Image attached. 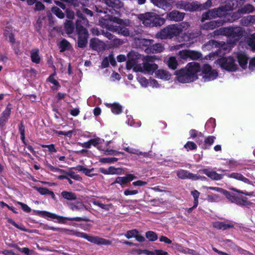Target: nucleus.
<instances>
[{
  "instance_id": "obj_7",
  "label": "nucleus",
  "mask_w": 255,
  "mask_h": 255,
  "mask_svg": "<svg viewBox=\"0 0 255 255\" xmlns=\"http://www.w3.org/2000/svg\"><path fill=\"white\" fill-rule=\"evenodd\" d=\"M210 189L219 191V190H222V193L230 201L231 203H235L240 206H246L250 205L252 203L248 200L247 197L237 196L235 194L230 192L226 190L223 189L219 187H210Z\"/></svg>"
},
{
  "instance_id": "obj_63",
  "label": "nucleus",
  "mask_w": 255,
  "mask_h": 255,
  "mask_svg": "<svg viewBox=\"0 0 255 255\" xmlns=\"http://www.w3.org/2000/svg\"><path fill=\"white\" fill-rule=\"evenodd\" d=\"M108 29L113 32H116L119 34V32L121 30V26H117V25H110L109 26V25L106 27H108Z\"/></svg>"
},
{
  "instance_id": "obj_26",
  "label": "nucleus",
  "mask_w": 255,
  "mask_h": 255,
  "mask_svg": "<svg viewBox=\"0 0 255 255\" xmlns=\"http://www.w3.org/2000/svg\"><path fill=\"white\" fill-rule=\"evenodd\" d=\"M226 11L225 7L223 6L210 10L212 18L223 16L225 15Z\"/></svg>"
},
{
  "instance_id": "obj_6",
  "label": "nucleus",
  "mask_w": 255,
  "mask_h": 255,
  "mask_svg": "<svg viewBox=\"0 0 255 255\" xmlns=\"http://www.w3.org/2000/svg\"><path fill=\"white\" fill-rule=\"evenodd\" d=\"M182 29L177 24H170L156 33V37L162 40L172 39L179 35Z\"/></svg>"
},
{
  "instance_id": "obj_16",
  "label": "nucleus",
  "mask_w": 255,
  "mask_h": 255,
  "mask_svg": "<svg viewBox=\"0 0 255 255\" xmlns=\"http://www.w3.org/2000/svg\"><path fill=\"white\" fill-rule=\"evenodd\" d=\"M185 16V13L180 12L178 10H173L167 12L166 18L171 21L179 22L182 21Z\"/></svg>"
},
{
  "instance_id": "obj_36",
  "label": "nucleus",
  "mask_w": 255,
  "mask_h": 255,
  "mask_svg": "<svg viewBox=\"0 0 255 255\" xmlns=\"http://www.w3.org/2000/svg\"><path fill=\"white\" fill-rule=\"evenodd\" d=\"M255 10V7L251 4H247L238 9V11L242 14L250 13Z\"/></svg>"
},
{
  "instance_id": "obj_12",
  "label": "nucleus",
  "mask_w": 255,
  "mask_h": 255,
  "mask_svg": "<svg viewBox=\"0 0 255 255\" xmlns=\"http://www.w3.org/2000/svg\"><path fill=\"white\" fill-rule=\"evenodd\" d=\"M204 74L203 78L204 82L215 79L218 76V72L215 70H212V67L209 64H204L202 68Z\"/></svg>"
},
{
  "instance_id": "obj_19",
  "label": "nucleus",
  "mask_w": 255,
  "mask_h": 255,
  "mask_svg": "<svg viewBox=\"0 0 255 255\" xmlns=\"http://www.w3.org/2000/svg\"><path fill=\"white\" fill-rule=\"evenodd\" d=\"M201 172L213 180H219L222 179L223 177L222 174H218L216 171H213L209 169L204 168L201 170Z\"/></svg>"
},
{
  "instance_id": "obj_47",
  "label": "nucleus",
  "mask_w": 255,
  "mask_h": 255,
  "mask_svg": "<svg viewBox=\"0 0 255 255\" xmlns=\"http://www.w3.org/2000/svg\"><path fill=\"white\" fill-rule=\"evenodd\" d=\"M245 0H231V2L233 9L241 7L244 3Z\"/></svg>"
},
{
  "instance_id": "obj_29",
  "label": "nucleus",
  "mask_w": 255,
  "mask_h": 255,
  "mask_svg": "<svg viewBox=\"0 0 255 255\" xmlns=\"http://www.w3.org/2000/svg\"><path fill=\"white\" fill-rule=\"evenodd\" d=\"M61 195L66 200L76 201L77 200L76 194L72 192L63 191L61 192Z\"/></svg>"
},
{
  "instance_id": "obj_59",
  "label": "nucleus",
  "mask_w": 255,
  "mask_h": 255,
  "mask_svg": "<svg viewBox=\"0 0 255 255\" xmlns=\"http://www.w3.org/2000/svg\"><path fill=\"white\" fill-rule=\"evenodd\" d=\"M212 18L211 17V14L210 10H209L203 13L201 19V21L202 22H203L206 20H208Z\"/></svg>"
},
{
  "instance_id": "obj_57",
  "label": "nucleus",
  "mask_w": 255,
  "mask_h": 255,
  "mask_svg": "<svg viewBox=\"0 0 255 255\" xmlns=\"http://www.w3.org/2000/svg\"><path fill=\"white\" fill-rule=\"evenodd\" d=\"M138 233V231L136 229H133L127 232L125 236L127 239H130L132 237L135 238L136 234Z\"/></svg>"
},
{
  "instance_id": "obj_62",
  "label": "nucleus",
  "mask_w": 255,
  "mask_h": 255,
  "mask_svg": "<svg viewBox=\"0 0 255 255\" xmlns=\"http://www.w3.org/2000/svg\"><path fill=\"white\" fill-rule=\"evenodd\" d=\"M59 172L63 174V175H58L57 176V179L59 180H63V179H68V175H67V171H65L64 169H60V170H58Z\"/></svg>"
},
{
  "instance_id": "obj_48",
  "label": "nucleus",
  "mask_w": 255,
  "mask_h": 255,
  "mask_svg": "<svg viewBox=\"0 0 255 255\" xmlns=\"http://www.w3.org/2000/svg\"><path fill=\"white\" fill-rule=\"evenodd\" d=\"M191 194L194 198V207H197L198 205V198L200 193L197 190H194L191 192Z\"/></svg>"
},
{
  "instance_id": "obj_53",
  "label": "nucleus",
  "mask_w": 255,
  "mask_h": 255,
  "mask_svg": "<svg viewBox=\"0 0 255 255\" xmlns=\"http://www.w3.org/2000/svg\"><path fill=\"white\" fill-rule=\"evenodd\" d=\"M99 40L96 38H91L90 41V47L93 50H97L99 46Z\"/></svg>"
},
{
  "instance_id": "obj_18",
  "label": "nucleus",
  "mask_w": 255,
  "mask_h": 255,
  "mask_svg": "<svg viewBox=\"0 0 255 255\" xmlns=\"http://www.w3.org/2000/svg\"><path fill=\"white\" fill-rule=\"evenodd\" d=\"M154 5L161 8L164 10L171 9L172 5L167 0H150Z\"/></svg>"
},
{
  "instance_id": "obj_15",
  "label": "nucleus",
  "mask_w": 255,
  "mask_h": 255,
  "mask_svg": "<svg viewBox=\"0 0 255 255\" xmlns=\"http://www.w3.org/2000/svg\"><path fill=\"white\" fill-rule=\"evenodd\" d=\"M11 105L8 104L0 116V129H2L8 120L11 114Z\"/></svg>"
},
{
  "instance_id": "obj_4",
  "label": "nucleus",
  "mask_w": 255,
  "mask_h": 255,
  "mask_svg": "<svg viewBox=\"0 0 255 255\" xmlns=\"http://www.w3.org/2000/svg\"><path fill=\"white\" fill-rule=\"evenodd\" d=\"M154 12H146L138 15L139 19L146 27H160L165 23V18Z\"/></svg>"
},
{
  "instance_id": "obj_50",
  "label": "nucleus",
  "mask_w": 255,
  "mask_h": 255,
  "mask_svg": "<svg viewBox=\"0 0 255 255\" xmlns=\"http://www.w3.org/2000/svg\"><path fill=\"white\" fill-rule=\"evenodd\" d=\"M109 174H121L123 171L121 168H116L114 166H111L109 168Z\"/></svg>"
},
{
  "instance_id": "obj_32",
  "label": "nucleus",
  "mask_w": 255,
  "mask_h": 255,
  "mask_svg": "<svg viewBox=\"0 0 255 255\" xmlns=\"http://www.w3.org/2000/svg\"><path fill=\"white\" fill-rule=\"evenodd\" d=\"M31 60L32 62L39 64L40 62V57L39 55L38 49H32L30 52Z\"/></svg>"
},
{
  "instance_id": "obj_44",
  "label": "nucleus",
  "mask_w": 255,
  "mask_h": 255,
  "mask_svg": "<svg viewBox=\"0 0 255 255\" xmlns=\"http://www.w3.org/2000/svg\"><path fill=\"white\" fill-rule=\"evenodd\" d=\"M18 129L20 134V138L23 143L26 144L25 141V127L22 122H21V123L18 125Z\"/></svg>"
},
{
  "instance_id": "obj_21",
  "label": "nucleus",
  "mask_w": 255,
  "mask_h": 255,
  "mask_svg": "<svg viewBox=\"0 0 255 255\" xmlns=\"http://www.w3.org/2000/svg\"><path fill=\"white\" fill-rule=\"evenodd\" d=\"M223 24L222 20H212L209 22L204 23L202 25L203 29L210 30L214 29L216 27H219Z\"/></svg>"
},
{
  "instance_id": "obj_23",
  "label": "nucleus",
  "mask_w": 255,
  "mask_h": 255,
  "mask_svg": "<svg viewBox=\"0 0 255 255\" xmlns=\"http://www.w3.org/2000/svg\"><path fill=\"white\" fill-rule=\"evenodd\" d=\"M212 225L214 228L222 231L234 227V225L232 223H226L225 222L220 221L213 222Z\"/></svg>"
},
{
  "instance_id": "obj_27",
  "label": "nucleus",
  "mask_w": 255,
  "mask_h": 255,
  "mask_svg": "<svg viewBox=\"0 0 255 255\" xmlns=\"http://www.w3.org/2000/svg\"><path fill=\"white\" fill-rule=\"evenodd\" d=\"M69 207L73 211H82L83 210H87L86 206L81 201H77L74 203H70L68 204Z\"/></svg>"
},
{
  "instance_id": "obj_58",
  "label": "nucleus",
  "mask_w": 255,
  "mask_h": 255,
  "mask_svg": "<svg viewBox=\"0 0 255 255\" xmlns=\"http://www.w3.org/2000/svg\"><path fill=\"white\" fill-rule=\"evenodd\" d=\"M34 189L41 195H46L48 194L49 190L45 187H34Z\"/></svg>"
},
{
  "instance_id": "obj_41",
  "label": "nucleus",
  "mask_w": 255,
  "mask_h": 255,
  "mask_svg": "<svg viewBox=\"0 0 255 255\" xmlns=\"http://www.w3.org/2000/svg\"><path fill=\"white\" fill-rule=\"evenodd\" d=\"M154 40L152 39H148L145 38H141L139 39V44L145 47V48H150Z\"/></svg>"
},
{
  "instance_id": "obj_40",
  "label": "nucleus",
  "mask_w": 255,
  "mask_h": 255,
  "mask_svg": "<svg viewBox=\"0 0 255 255\" xmlns=\"http://www.w3.org/2000/svg\"><path fill=\"white\" fill-rule=\"evenodd\" d=\"M92 203L94 205L98 206L101 208L104 209L106 211L109 210V209L113 207V205L112 204H104L102 203L100 201L97 200L93 201Z\"/></svg>"
},
{
  "instance_id": "obj_60",
  "label": "nucleus",
  "mask_w": 255,
  "mask_h": 255,
  "mask_svg": "<svg viewBox=\"0 0 255 255\" xmlns=\"http://www.w3.org/2000/svg\"><path fill=\"white\" fill-rule=\"evenodd\" d=\"M77 11L81 12L83 14V16L86 18H87L85 16V15H88V16H92L93 15V11L92 10L89 9L87 8H82V10H77V11H76V12Z\"/></svg>"
},
{
  "instance_id": "obj_55",
  "label": "nucleus",
  "mask_w": 255,
  "mask_h": 255,
  "mask_svg": "<svg viewBox=\"0 0 255 255\" xmlns=\"http://www.w3.org/2000/svg\"><path fill=\"white\" fill-rule=\"evenodd\" d=\"M229 189H230V190L235 191L239 194H242L245 195L246 196H248L251 197L253 195V192H248L246 191L240 190L239 189H237L235 187H230Z\"/></svg>"
},
{
  "instance_id": "obj_51",
  "label": "nucleus",
  "mask_w": 255,
  "mask_h": 255,
  "mask_svg": "<svg viewBox=\"0 0 255 255\" xmlns=\"http://www.w3.org/2000/svg\"><path fill=\"white\" fill-rule=\"evenodd\" d=\"M118 158L116 157H103L100 159L99 161L101 163H114L118 161Z\"/></svg>"
},
{
  "instance_id": "obj_3",
  "label": "nucleus",
  "mask_w": 255,
  "mask_h": 255,
  "mask_svg": "<svg viewBox=\"0 0 255 255\" xmlns=\"http://www.w3.org/2000/svg\"><path fill=\"white\" fill-rule=\"evenodd\" d=\"M77 16L78 18L75 23V31L78 35L77 46L79 48H85L87 46L89 35L84 25H87L89 21L80 11L77 12Z\"/></svg>"
},
{
  "instance_id": "obj_13",
  "label": "nucleus",
  "mask_w": 255,
  "mask_h": 255,
  "mask_svg": "<svg viewBox=\"0 0 255 255\" xmlns=\"http://www.w3.org/2000/svg\"><path fill=\"white\" fill-rule=\"evenodd\" d=\"M136 177L132 174H128L125 176L121 177L118 176L116 178V180L113 182L111 185L115 184H119L122 187L127 185L129 182L135 179Z\"/></svg>"
},
{
  "instance_id": "obj_38",
  "label": "nucleus",
  "mask_w": 255,
  "mask_h": 255,
  "mask_svg": "<svg viewBox=\"0 0 255 255\" xmlns=\"http://www.w3.org/2000/svg\"><path fill=\"white\" fill-rule=\"evenodd\" d=\"M51 11L55 14L57 17L60 19H62L65 17V13L57 6H53L51 8Z\"/></svg>"
},
{
  "instance_id": "obj_17",
  "label": "nucleus",
  "mask_w": 255,
  "mask_h": 255,
  "mask_svg": "<svg viewBox=\"0 0 255 255\" xmlns=\"http://www.w3.org/2000/svg\"><path fill=\"white\" fill-rule=\"evenodd\" d=\"M227 30L229 36L235 40H239L243 36V31L240 28L230 27Z\"/></svg>"
},
{
  "instance_id": "obj_49",
  "label": "nucleus",
  "mask_w": 255,
  "mask_h": 255,
  "mask_svg": "<svg viewBox=\"0 0 255 255\" xmlns=\"http://www.w3.org/2000/svg\"><path fill=\"white\" fill-rule=\"evenodd\" d=\"M72 6H68L65 11L66 17L69 19H73L75 16V13L74 11L71 9Z\"/></svg>"
},
{
  "instance_id": "obj_5",
  "label": "nucleus",
  "mask_w": 255,
  "mask_h": 255,
  "mask_svg": "<svg viewBox=\"0 0 255 255\" xmlns=\"http://www.w3.org/2000/svg\"><path fill=\"white\" fill-rule=\"evenodd\" d=\"M66 234L69 235L75 236L77 237L81 238L87 240L89 242L97 245L109 246L112 245V241L98 236L89 235L86 233L80 232L76 230H67Z\"/></svg>"
},
{
  "instance_id": "obj_54",
  "label": "nucleus",
  "mask_w": 255,
  "mask_h": 255,
  "mask_svg": "<svg viewBox=\"0 0 255 255\" xmlns=\"http://www.w3.org/2000/svg\"><path fill=\"white\" fill-rule=\"evenodd\" d=\"M204 136L202 132H200L199 135L196 138V142L202 149V147L204 146Z\"/></svg>"
},
{
  "instance_id": "obj_56",
  "label": "nucleus",
  "mask_w": 255,
  "mask_h": 255,
  "mask_svg": "<svg viewBox=\"0 0 255 255\" xmlns=\"http://www.w3.org/2000/svg\"><path fill=\"white\" fill-rule=\"evenodd\" d=\"M216 127V121L214 118H210L207 122L205 125V128L208 129L209 128H211L212 129H213Z\"/></svg>"
},
{
  "instance_id": "obj_28",
  "label": "nucleus",
  "mask_w": 255,
  "mask_h": 255,
  "mask_svg": "<svg viewBox=\"0 0 255 255\" xmlns=\"http://www.w3.org/2000/svg\"><path fill=\"white\" fill-rule=\"evenodd\" d=\"M128 60L127 62L126 67L127 69H131L135 64L136 56L133 52H129L128 54Z\"/></svg>"
},
{
  "instance_id": "obj_9",
  "label": "nucleus",
  "mask_w": 255,
  "mask_h": 255,
  "mask_svg": "<svg viewBox=\"0 0 255 255\" xmlns=\"http://www.w3.org/2000/svg\"><path fill=\"white\" fill-rule=\"evenodd\" d=\"M35 213V214L43 217V218H50L53 219H57L59 220L60 222H64L65 220L70 221H86L88 222L90 221V219L88 217L86 216H83L82 217H63L62 216H58L55 214L46 211H34Z\"/></svg>"
},
{
  "instance_id": "obj_31",
  "label": "nucleus",
  "mask_w": 255,
  "mask_h": 255,
  "mask_svg": "<svg viewBox=\"0 0 255 255\" xmlns=\"http://www.w3.org/2000/svg\"><path fill=\"white\" fill-rule=\"evenodd\" d=\"M58 47L60 49L61 52H65L66 50H70L71 48V45L70 42L66 39H63L60 43L58 44Z\"/></svg>"
},
{
  "instance_id": "obj_34",
  "label": "nucleus",
  "mask_w": 255,
  "mask_h": 255,
  "mask_svg": "<svg viewBox=\"0 0 255 255\" xmlns=\"http://www.w3.org/2000/svg\"><path fill=\"white\" fill-rule=\"evenodd\" d=\"M156 75L157 78L165 80H169L171 77V74L168 71L161 69L158 70Z\"/></svg>"
},
{
  "instance_id": "obj_52",
  "label": "nucleus",
  "mask_w": 255,
  "mask_h": 255,
  "mask_svg": "<svg viewBox=\"0 0 255 255\" xmlns=\"http://www.w3.org/2000/svg\"><path fill=\"white\" fill-rule=\"evenodd\" d=\"M248 44L253 51L255 50V33L252 34L249 38Z\"/></svg>"
},
{
  "instance_id": "obj_25",
  "label": "nucleus",
  "mask_w": 255,
  "mask_h": 255,
  "mask_svg": "<svg viewBox=\"0 0 255 255\" xmlns=\"http://www.w3.org/2000/svg\"><path fill=\"white\" fill-rule=\"evenodd\" d=\"M226 176L231 178H234L239 181H242L243 182L251 184L252 182L247 178L244 176L241 173L237 172H233L230 174H228Z\"/></svg>"
},
{
  "instance_id": "obj_61",
  "label": "nucleus",
  "mask_w": 255,
  "mask_h": 255,
  "mask_svg": "<svg viewBox=\"0 0 255 255\" xmlns=\"http://www.w3.org/2000/svg\"><path fill=\"white\" fill-rule=\"evenodd\" d=\"M34 27L36 31L40 33V29L42 27V20L39 17L34 24Z\"/></svg>"
},
{
  "instance_id": "obj_8",
  "label": "nucleus",
  "mask_w": 255,
  "mask_h": 255,
  "mask_svg": "<svg viewBox=\"0 0 255 255\" xmlns=\"http://www.w3.org/2000/svg\"><path fill=\"white\" fill-rule=\"evenodd\" d=\"M210 189L219 191V190H222V193L230 201L231 203H235L240 206H246L250 205L252 203L248 200L247 197L237 196L235 194L230 192L226 190L223 189L219 187H210Z\"/></svg>"
},
{
  "instance_id": "obj_64",
  "label": "nucleus",
  "mask_w": 255,
  "mask_h": 255,
  "mask_svg": "<svg viewBox=\"0 0 255 255\" xmlns=\"http://www.w3.org/2000/svg\"><path fill=\"white\" fill-rule=\"evenodd\" d=\"M119 34H121L124 36H129L130 32L128 28L121 27V30L120 31Z\"/></svg>"
},
{
  "instance_id": "obj_37",
  "label": "nucleus",
  "mask_w": 255,
  "mask_h": 255,
  "mask_svg": "<svg viewBox=\"0 0 255 255\" xmlns=\"http://www.w3.org/2000/svg\"><path fill=\"white\" fill-rule=\"evenodd\" d=\"M144 70L147 72H154L158 68V66L155 63L151 64L148 62H145L143 65Z\"/></svg>"
},
{
  "instance_id": "obj_43",
  "label": "nucleus",
  "mask_w": 255,
  "mask_h": 255,
  "mask_svg": "<svg viewBox=\"0 0 255 255\" xmlns=\"http://www.w3.org/2000/svg\"><path fill=\"white\" fill-rule=\"evenodd\" d=\"M146 238L151 242H154L157 240V235L153 231H147L145 233Z\"/></svg>"
},
{
  "instance_id": "obj_42",
  "label": "nucleus",
  "mask_w": 255,
  "mask_h": 255,
  "mask_svg": "<svg viewBox=\"0 0 255 255\" xmlns=\"http://www.w3.org/2000/svg\"><path fill=\"white\" fill-rule=\"evenodd\" d=\"M178 65V63L175 57H170L168 60V67L173 69L175 70Z\"/></svg>"
},
{
  "instance_id": "obj_2",
  "label": "nucleus",
  "mask_w": 255,
  "mask_h": 255,
  "mask_svg": "<svg viewBox=\"0 0 255 255\" xmlns=\"http://www.w3.org/2000/svg\"><path fill=\"white\" fill-rule=\"evenodd\" d=\"M200 65L198 63L190 62L185 68H181L175 72L177 80L182 83L193 82L198 79L197 73L200 71Z\"/></svg>"
},
{
  "instance_id": "obj_46",
  "label": "nucleus",
  "mask_w": 255,
  "mask_h": 255,
  "mask_svg": "<svg viewBox=\"0 0 255 255\" xmlns=\"http://www.w3.org/2000/svg\"><path fill=\"white\" fill-rule=\"evenodd\" d=\"M184 147L187 151L189 150H195L197 148V145L193 141H187L184 145Z\"/></svg>"
},
{
  "instance_id": "obj_20",
  "label": "nucleus",
  "mask_w": 255,
  "mask_h": 255,
  "mask_svg": "<svg viewBox=\"0 0 255 255\" xmlns=\"http://www.w3.org/2000/svg\"><path fill=\"white\" fill-rule=\"evenodd\" d=\"M237 58L240 67L243 69H246L247 68L249 59L247 55L243 52H239L237 53Z\"/></svg>"
},
{
  "instance_id": "obj_24",
  "label": "nucleus",
  "mask_w": 255,
  "mask_h": 255,
  "mask_svg": "<svg viewBox=\"0 0 255 255\" xmlns=\"http://www.w3.org/2000/svg\"><path fill=\"white\" fill-rule=\"evenodd\" d=\"M177 176L179 178L182 179H194L196 177V175H195L189 171L180 169L177 171Z\"/></svg>"
},
{
  "instance_id": "obj_10",
  "label": "nucleus",
  "mask_w": 255,
  "mask_h": 255,
  "mask_svg": "<svg viewBox=\"0 0 255 255\" xmlns=\"http://www.w3.org/2000/svg\"><path fill=\"white\" fill-rule=\"evenodd\" d=\"M183 9L186 11H195L206 10L212 5L211 0H207L203 3L198 1L192 2H185L182 4Z\"/></svg>"
},
{
  "instance_id": "obj_30",
  "label": "nucleus",
  "mask_w": 255,
  "mask_h": 255,
  "mask_svg": "<svg viewBox=\"0 0 255 255\" xmlns=\"http://www.w3.org/2000/svg\"><path fill=\"white\" fill-rule=\"evenodd\" d=\"M216 139V137L213 135H209L204 138V146L202 147V149L206 150L210 148L211 145L213 144Z\"/></svg>"
},
{
  "instance_id": "obj_1",
  "label": "nucleus",
  "mask_w": 255,
  "mask_h": 255,
  "mask_svg": "<svg viewBox=\"0 0 255 255\" xmlns=\"http://www.w3.org/2000/svg\"><path fill=\"white\" fill-rule=\"evenodd\" d=\"M107 6L111 8H106L105 11L104 9L96 7V11L98 13H104L107 14L110 13L111 14L106 15L104 17H101L99 21L103 26L107 27L108 25L109 21H113L119 24H122L124 20L122 19L114 16V15H120L119 9L121 8L124 3L121 0H103Z\"/></svg>"
},
{
  "instance_id": "obj_22",
  "label": "nucleus",
  "mask_w": 255,
  "mask_h": 255,
  "mask_svg": "<svg viewBox=\"0 0 255 255\" xmlns=\"http://www.w3.org/2000/svg\"><path fill=\"white\" fill-rule=\"evenodd\" d=\"M164 49L163 45L161 43H152L150 48L145 49V51L147 53H157L161 52Z\"/></svg>"
},
{
  "instance_id": "obj_39",
  "label": "nucleus",
  "mask_w": 255,
  "mask_h": 255,
  "mask_svg": "<svg viewBox=\"0 0 255 255\" xmlns=\"http://www.w3.org/2000/svg\"><path fill=\"white\" fill-rule=\"evenodd\" d=\"M111 111L115 114H120L122 112V107L119 104L115 103L111 105Z\"/></svg>"
},
{
  "instance_id": "obj_14",
  "label": "nucleus",
  "mask_w": 255,
  "mask_h": 255,
  "mask_svg": "<svg viewBox=\"0 0 255 255\" xmlns=\"http://www.w3.org/2000/svg\"><path fill=\"white\" fill-rule=\"evenodd\" d=\"M181 57L184 59L190 58L192 60H198L202 57L200 52L193 50H185L181 53Z\"/></svg>"
},
{
  "instance_id": "obj_11",
  "label": "nucleus",
  "mask_w": 255,
  "mask_h": 255,
  "mask_svg": "<svg viewBox=\"0 0 255 255\" xmlns=\"http://www.w3.org/2000/svg\"><path fill=\"white\" fill-rule=\"evenodd\" d=\"M217 63L222 69L227 71L235 72L238 69L235 60L232 56L221 57L217 60Z\"/></svg>"
},
{
  "instance_id": "obj_33",
  "label": "nucleus",
  "mask_w": 255,
  "mask_h": 255,
  "mask_svg": "<svg viewBox=\"0 0 255 255\" xmlns=\"http://www.w3.org/2000/svg\"><path fill=\"white\" fill-rule=\"evenodd\" d=\"M74 25L71 20H66L64 23V28L66 32L68 34H72L74 31Z\"/></svg>"
},
{
  "instance_id": "obj_45",
  "label": "nucleus",
  "mask_w": 255,
  "mask_h": 255,
  "mask_svg": "<svg viewBox=\"0 0 255 255\" xmlns=\"http://www.w3.org/2000/svg\"><path fill=\"white\" fill-rule=\"evenodd\" d=\"M7 222L16 227V228L19 229L21 231H24V232H28V230L25 228L24 225L22 224L18 225L16 223H15L12 219L8 218L7 220Z\"/></svg>"
},
{
  "instance_id": "obj_35",
  "label": "nucleus",
  "mask_w": 255,
  "mask_h": 255,
  "mask_svg": "<svg viewBox=\"0 0 255 255\" xmlns=\"http://www.w3.org/2000/svg\"><path fill=\"white\" fill-rule=\"evenodd\" d=\"M225 43L224 42H218L215 40H210L206 44H205V46L208 47V48H217L222 47Z\"/></svg>"
}]
</instances>
